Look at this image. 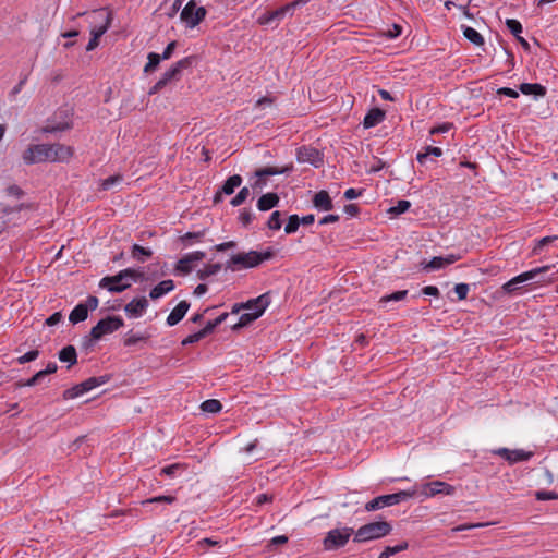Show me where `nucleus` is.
<instances>
[{"mask_svg":"<svg viewBox=\"0 0 558 558\" xmlns=\"http://www.w3.org/2000/svg\"><path fill=\"white\" fill-rule=\"evenodd\" d=\"M301 221L298 215H291L288 219V222L284 227V231L288 234L294 233L300 226Z\"/></svg>","mask_w":558,"mask_h":558,"instance_id":"obj_44","label":"nucleus"},{"mask_svg":"<svg viewBox=\"0 0 558 558\" xmlns=\"http://www.w3.org/2000/svg\"><path fill=\"white\" fill-rule=\"evenodd\" d=\"M556 240H558V235H553V236H544L542 239H539L535 246L533 247V253L535 255H539L543 253V250L548 246L549 244H551L553 242H555Z\"/></svg>","mask_w":558,"mask_h":558,"instance_id":"obj_39","label":"nucleus"},{"mask_svg":"<svg viewBox=\"0 0 558 558\" xmlns=\"http://www.w3.org/2000/svg\"><path fill=\"white\" fill-rule=\"evenodd\" d=\"M267 226L271 230H279L281 228V215L279 211H274L270 215Z\"/></svg>","mask_w":558,"mask_h":558,"instance_id":"obj_50","label":"nucleus"},{"mask_svg":"<svg viewBox=\"0 0 558 558\" xmlns=\"http://www.w3.org/2000/svg\"><path fill=\"white\" fill-rule=\"evenodd\" d=\"M121 181H122V175H120V174L111 175L107 179H104L100 182V187H101V190L107 191V190H110L112 186L119 184Z\"/></svg>","mask_w":558,"mask_h":558,"instance_id":"obj_46","label":"nucleus"},{"mask_svg":"<svg viewBox=\"0 0 558 558\" xmlns=\"http://www.w3.org/2000/svg\"><path fill=\"white\" fill-rule=\"evenodd\" d=\"M38 384V380L37 378L33 375L31 378L28 379H21L19 381H16L14 384V387L16 389L19 388H22V387H33V386H36Z\"/></svg>","mask_w":558,"mask_h":558,"instance_id":"obj_54","label":"nucleus"},{"mask_svg":"<svg viewBox=\"0 0 558 558\" xmlns=\"http://www.w3.org/2000/svg\"><path fill=\"white\" fill-rule=\"evenodd\" d=\"M151 337V335L147 331L143 332V333H135L133 332V330H130L129 332L125 333L124 338H123V345L126 347V348H130V347H135L140 343H146L149 338Z\"/></svg>","mask_w":558,"mask_h":558,"instance_id":"obj_20","label":"nucleus"},{"mask_svg":"<svg viewBox=\"0 0 558 558\" xmlns=\"http://www.w3.org/2000/svg\"><path fill=\"white\" fill-rule=\"evenodd\" d=\"M266 298L267 301H269V304L271 303V296H270V293L269 292H266V293H263L260 294L259 296L257 298H253V299H250L247 300L246 302H244V304H247L248 306H246L245 308H243L244 312H255L256 310V305H253L252 303L256 302V301H259L262 299Z\"/></svg>","mask_w":558,"mask_h":558,"instance_id":"obj_47","label":"nucleus"},{"mask_svg":"<svg viewBox=\"0 0 558 558\" xmlns=\"http://www.w3.org/2000/svg\"><path fill=\"white\" fill-rule=\"evenodd\" d=\"M253 305H256L255 312H244L240 315L239 320L231 325V330L234 332L240 331L242 328L251 326L255 320H257L266 311V308L269 306V301L266 300V298L256 301L252 303Z\"/></svg>","mask_w":558,"mask_h":558,"instance_id":"obj_10","label":"nucleus"},{"mask_svg":"<svg viewBox=\"0 0 558 558\" xmlns=\"http://www.w3.org/2000/svg\"><path fill=\"white\" fill-rule=\"evenodd\" d=\"M535 499L539 501L545 500H557L558 499V493L554 490H536L534 493Z\"/></svg>","mask_w":558,"mask_h":558,"instance_id":"obj_43","label":"nucleus"},{"mask_svg":"<svg viewBox=\"0 0 558 558\" xmlns=\"http://www.w3.org/2000/svg\"><path fill=\"white\" fill-rule=\"evenodd\" d=\"M173 289V281H159V283L150 290L149 296L153 300H157L167 294L168 292L172 291Z\"/></svg>","mask_w":558,"mask_h":558,"instance_id":"obj_29","label":"nucleus"},{"mask_svg":"<svg viewBox=\"0 0 558 558\" xmlns=\"http://www.w3.org/2000/svg\"><path fill=\"white\" fill-rule=\"evenodd\" d=\"M215 328V324L211 320H208L205 327L199 330V332L203 335L204 338H206L207 336L214 332Z\"/></svg>","mask_w":558,"mask_h":558,"instance_id":"obj_64","label":"nucleus"},{"mask_svg":"<svg viewBox=\"0 0 558 558\" xmlns=\"http://www.w3.org/2000/svg\"><path fill=\"white\" fill-rule=\"evenodd\" d=\"M189 308L190 303L187 301L184 300L178 303V305L168 315L167 325L172 327L179 324L184 318Z\"/></svg>","mask_w":558,"mask_h":558,"instance_id":"obj_17","label":"nucleus"},{"mask_svg":"<svg viewBox=\"0 0 558 558\" xmlns=\"http://www.w3.org/2000/svg\"><path fill=\"white\" fill-rule=\"evenodd\" d=\"M272 252L270 250L264 252L250 251L247 253L233 254L226 263V268L232 271L255 268L263 262L271 258Z\"/></svg>","mask_w":558,"mask_h":558,"instance_id":"obj_4","label":"nucleus"},{"mask_svg":"<svg viewBox=\"0 0 558 558\" xmlns=\"http://www.w3.org/2000/svg\"><path fill=\"white\" fill-rule=\"evenodd\" d=\"M148 307V300L145 296L133 299L124 306V312L129 317H141Z\"/></svg>","mask_w":558,"mask_h":558,"instance_id":"obj_16","label":"nucleus"},{"mask_svg":"<svg viewBox=\"0 0 558 558\" xmlns=\"http://www.w3.org/2000/svg\"><path fill=\"white\" fill-rule=\"evenodd\" d=\"M177 500V498L174 496H155V497H151V498H148L144 501H142V505L145 506L147 504H173L174 501Z\"/></svg>","mask_w":558,"mask_h":558,"instance_id":"obj_42","label":"nucleus"},{"mask_svg":"<svg viewBox=\"0 0 558 558\" xmlns=\"http://www.w3.org/2000/svg\"><path fill=\"white\" fill-rule=\"evenodd\" d=\"M519 89L524 95H533L537 97H544L546 95V88L538 83H522Z\"/></svg>","mask_w":558,"mask_h":558,"instance_id":"obj_24","label":"nucleus"},{"mask_svg":"<svg viewBox=\"0 0 558 558\" xmlns=\"http://www.w3.org/2000/svg\"><path fill=\"white\" fill-rule=\"evenodd\" d=\"M147 59H148V62L144 66V72L150 73L159 65V63L161 61V57H160V54H158L156 52H150V53H148Z\"/></svg>","mask_w":558,"mask_h":558,"instance_id":"obj_41","label":"nucleus"},{"mask_svg":"<svg viewBox=\"0 0 558 558\" xmlns=\"http://www.w3.org/2000/svg\"><path fill=\"white\" fill-rule=\"evenodd\" d=\"M411 207V203L405 199H401L397 203L396 206L389 208V213L393 215H400L405 213Z\"/></svg>","mask_w":558,"mask_h":558,"instance_id":"obj_48","label":"nucleus"},{"mask_svg":"<svg viewBox=\"0 0 558 558\" xmlns=\"http://www.w3.org/2000/svg\"><path fill=\"white\" fill-rule=\"evenodd\" d=\"M457 257L453 254L447 256H435L429 262H423L424 269L437 270L454 263Z\"/></svg>","mask_w":558,"mask_h":558,"instance_id":"obj_18","label":"nucleus"},{"mask_svg":"<svg viewBox=\"0 0 558 558\" xmlns=\"http://www.w3.org/2000/svg\"><path fill=\"white\" fill-rule=\"evenodd\" d=\"M402 33V27L400 25L393 24L391 28L386 32V36L389 38H396L400 36Z\"/></svg>","mask_w":558,"mask_h":558,"instance_id":"obj_62","label":"nucleus"},{"mask_svg":"<svg viewBox=\"0 0 558 558\" xmlns=\"http://www.w3.org/2000/svg\"><path fill=\"white\" fill-rule=\"evenodd\" d=\"M253 219V215L252 213L243 209L241 213H240V216H239V220L240 222L243 225V226H247Z\"/></svg>","mask_w":558,"mask_h":558,"instance_id":"obj_61","label":"nucleus"},{"mask_svg":"<svg viewBox=\"0 0 558 558\" xmlns=\"http://www.w3.org/2000/svg\"><path fill=\"white\" fill-rule=\"evenodd\" d=\"M456 492V487L441 481H434L426 483L422 486V490L418 494L425 498L433 497L436 495H452Z\"/></svg>","mask_w":558,"mask_h":558,"instance_id":"obj_13","label":"nucleus"},{"mask_svg":"<svg viewBox=\"0 0 558 558\" xmlns=\"http://www.w3.org/2000/svg\"><path fill=\"white\" fill-rule=\"evenodd\" d=\"M524 281H506L501 289L506 294H521L524 290L523 286H519V283H523Z\"/></svg>","mask_w":558,"mask_h":558,"instance_id":"obj_37","label":"nucleus"},{"mask_svg":"<svg viewBox=\"0 0 558 558\" xmlns=\"http://www.w3.org/2000/svg\"><path fill=\"white\" fill-rule=\"evenodd\" d=\"M279 203V196L276 193H267L259 197L257 201V208L260 211L269 210L274 207H276Z\"/></svg>","mask_w":558,"mask_h":558,"instance_id":"obj_23","label":"nucleus"},{"mask_svg":"<svg viewBox=\"0 0 558 558\" xmlns=\"http://www.w3.org/2000/svg\"><path fill=\"white\" fill-rule=\"evenodd\" d=\"M385 119V112L379 108H374L367 112L363 120L365 129L373 128L379 124Z\"/></svg>","mask_w":558,"mask_h":558,"instance_id":"obj_21","label":"nucleus"},{"mask_svg":"<svg viewBox=\"0 0 558 558\" xmlns=\"http://www.w3.org/2000/svg\"><path fill=\"white\" fill-rule=\"evenodd\" d=\"M469 286L466 283H458L456 287H454V292L457 294V300L461 301V300H464L468 295V292H469Z\"/></svg>","mask_w":558,"mask_h":558,"instance_id":"obj_52","label":"nucleus"},{"mask_svg":"<svg viewBox=\"0 0 558 558\" xmlns=\"http://www.w3.org/2000/svg\"><path fill=\"white\" fill-rule=\"evenodd\" d=\"M493 453L507 460L510 464H514L522 461H529L533 457L532 451H525L523 449H508L498 448L493 450Z\"/></svg>","mask_w":558,"mask_h":558,"instance_id":"obj_14","label":"nucleus"},{"mask_svg":"<svg viewBox=\"0 0 558 558\" xmlns=\"http://www.w3.org/2000/svg\"><path fill=\"white\" fill-rule=\"evenodd\" d=\"M153 255V251L149 247H144L138 244H134L131 247V257L138 263H145Z\"/></svg>","mask_w":558,"mask_h":558,"instance_id":"obj_28","label":"nucleus"},{"mask_svg":"<svg viewBox=\"0 0 558 558\" xmlns=\"http://www.w3.org/2000/svg\"><path fill=\"white\" fill-rule=\"evenodd\" d=\"M206 233H207V229H202V230L193 231V232H186L185 234L180 236V241L184 247L192 246L196 243H199Z\"/></svg>","mask_w":558,"mask_h":558,"instance_id":"obj_25","label":"nucleus"},{"mask_svg":"<svg viewBox=\"0 0 558 558\" xmlns=\"http://www.w3.org/2000/svg\"><path fill=\"white\" fill-rule=\"evenodd\" d=\"M73 156V149L63 144H35L29 145L23 153L25 165L40 162H65Z\"/></svg>","mask_w":558,"mask_h":558,"instance_id":"obj_1","label":"nucleus"},{"mask_svg":"<svg viewBox=\"0 0 558 558\" xmlns=\"http://www.w3.org/2000/svg\"><path fill=\"white\" fill-rule=\"evenodd\" d=\"M313 204L320 210H330L332 208V201L326 191H319L313 198Z\"/></svg>","mask_w":558,"mask_h":558,"instance_id":"obj_27","label":"nucleus"},{"mask_svg":"<svg viewBox=\"0 0 558 558\" xmlns=\"http://www.w3.org/2000/svg\"><path fill=\"white\" fill-rule=\"evenodd\" d=\"M175 46H177V43L175 41H171L167 45V47L165 48L162 54H160L161 57V60H168L171 58L174 49H175Z\"/></svg>","mask_w":558,"mask_h":558,"instance_id":"obj_58","label":"nucleus"},{"mask_svg":"<svg viewBox=\"0 0 558 558\" xmlns=\"http://www.w3.org/2000/svg\"><path fill=\"white\" fill-rule=\"evenodd\" d=\"M196 545H197V547L199 549H203L205 546H219L220 545V541L214 539V538H210V537H205V538L199 539L196 543Z\"/></svg>","mask_w":558,"mask_h":558,"instance_id":"obj_55","label":"nucleus"},{"mask_svg":"<svg viewBox=\"0 0 558 558\" xmlns=\"http://www.w3.org/2000/svg\"><path fill=\"white\" fill-rule=\"evenodd\" d=\"M282 171H279L278 169H276L274 167H266V168L258 169L255 172V175L257 177V180L254 183V187H259V189L264 187L266 185V182L263 179L264 177L276 175V174H279Z\"/></svg>","mask_w":558,"mask_h":558,"instance_id":"obj_31","label":"nucleus"},{"mask_svg":"<svg viewBox=\"0 0 558 558\" xmlns=\"http://www.w3.org/2000/svg\"><path fill=\"white\" fill-rule=\"evenodd\" d=\"M299 162H307L314 167H319L323 162L319 151L310 146H303L298 149Z\"/></svg>","mask_w":558,"mask_h":558,"instance_id":"obj_15","label":"nucleus"},{"mask_svg":"<svg viewBox=\"0 0 558 558\" xmlns=\"http://www.w3.org/2000/svg\"><path fill=\"white\" fill-rule=\"evenodd\" d=\"M236 246V243L234 241H228L220 244H217L214 246L216 251L222 252L227 250L234 248Z\"/></svg>","mask_w":558,"mask_h":558,"instance_id":"obj_63","label":"nucleus"},{"mask_svg":"<svg viewBox=\"0 0 558 558\" xmlns=\"http://www.w3.org/2000/svg\"><path fill=\"white\" fill-rule=\"evenodd\" d=\"M191 58H184L175 62L168 69L162 76L155 83V85L149 89L148 95H154L165 88L168 84L173 81H178L181 76V72L183 69H186L191 65Z\"/></svg>","mask_w":558,"mask_h":558,"instance_id":"obj_8","label":"nucleus"},{"mask_svg":"<svg viewBox=\"0 0 558 558\" xmlns=\"http://www.w3.org/2000/svg\"><path fill=\"white\" fill-rule=\"evenodd\" d=\"M299 4V2H291L288 3L275 11H271L274 20H281L286 16V14L290 13L292 14L295 7Z\"/></svg>","mask_w":558,"mask_h":558,"instance_id":"obj_38","label":"nucleus"},{"mask_svg":"<svg viewBox=\"0 0 558 558\" xmlns=\"http://www.w3.org/2000/svg\"><path fill=\"white\" fill-rule=\"evenodd\" d=\"M62 320V314L60 312H56L53 314H51L47 319H46V325L47 326H56L58 325L60 322Z\"/></svg>","mask_w":558,"mask_h":558,"instance_id":"obj_59","label":"nucleus"},{"mask_svg":"<svg viewBox=\"0 0 558 558\" xmlns=\"http://www.w3.org/2000/svg\"><path fill=\"white\" fill-rule=\"evenodd\" d=\"M201 409L206 413H218L222 409V404L217 399H207L201 403Z\"/></svg>","mask_w":558,"mask_h":558,"instance_id":"obj_35","label":"nucleus"},{"mask_svg":"<svg viewBox=\"0 0 558 558\" xmlns=\"http://www.w3.org/2000/svg\"><path fill=\"white\" fill-rule=\"evenodd\" d=\"M124 326V320L120 316H107L92 328V335L96 339L112 333Z\"/></svg>","mask_w":558,"mask_h":558,"instance_id":"obj_12","label":"nucleus"},{"mask_svg":"<svg viewBox=\"0 0 558 558\" xmlns=\"http://www.w3.org/2000/svg\"><path fill=\"white\" fill-rule=\"evenodd\" d=\"M250 195V190L245 186L231 199L230 204L234 207L241 205Z\"/></svg>","mask_w":558,"mask_h":558,"instance_id":"obj_49","label":"nucleus"},{"mask_svg":"<svg viewBox=\"0 0 558 558\" xmlns=\"http://www.w3.org/2000/svg\"><path fill=\"white\" fill-rule=\"evenodd\" d=\"M38 356H39V351L37 349L31 350V351L26 352L25 354L19 356L16 359V362L19 364H25V363L35 361Z\"/></svg>","mask_w":558,"mask_h":558,"instance_id":"obj_51","label":"nucleus"},{"mask_svg":"<svg viewBox=\"0 0 558 558\" xmlns=\"http://www.w3.org/2000/svg\"><path fill=\"white\" fill-rule=\"evenodd\" d=\"M506 25L510 33L515 36V38H519V35L522 33V24L514 19H508L506 20Z\"/></svg>","mask_w":558,"mask_h":558,"instance_id":"obj_45","label":"nucleus"},{"mask_svg":"<svg viewBox=\"0 0 558 558\" xmlns=\"http://www.w3.org/2000/svg\"><path fill=\"white\" fill-rule=\"evenodd\" d=\"M58 357L61 362L68 363V368H70L77 362L76 349L71 344L65 345L59 351Z\"/></svg>","mask_w":558,"mask_h":558,"instance_id":"obj_22","label":"nucleus"},{"mask_svg":"<svg viewBox=\"0 0 558 558\" xmlns=\"http://www.w3.org/2000/svg\"><path fill=\"white\" fill-rule=\"evenodd\" d=\"M392 531V525L387 521L369 522L359 527L353 537L355 543H365L369 541L379 539L389 535Z\"/></svg>","mask_w":558,"mask_h":558,"instance_id":"obj_6","label":"nucleus"},{"mask_svg":"<svg viewBox=\"0 0 558 558\" xmlns=\"http://www.w3.org/2000/svg\"><path fill=\"white\" fill-rule=\"evenodd\" d=\"M110 379H111V375H109V374H105V375H101L98 377H89L86 380H84L77 385H74L73 387H71L69 389H65L62 393V398L64 400L75 399V398L84 395L85 392L93 390L94 388H97L101 385L109 383Z\"/></svg>","mask_w":558,"mask_h":558,"instance_id":"obj_7","label":"nucleus"},{"mask_svg":"<svg viewBox=\"0 0 558 558\" xmlns=\"http://www.w3.org/2000/svg\"><path fill=\"white\" fill-rule=\"evenodd\" d=\"M355 533L352 527L333 529L327 532L323 545L325 550H337L343 547Z\"/></svg>","mask_w":558,"mask_h":558,"instance_id":"obj_9","label":"nucleus"},{"mask_svg":"<svg viewBox=\"0 0 558 558\" xmlns=\"http://www.w3.org/2000/svg\"><path fill=\"white\" fill-rule=\"evenodd\" d=\"M555 267L554 266H542V267H535L529 271L522 272L520 275L513 276L511 279H534L536 276H539L542 274H548L547 279H553L555 276V272L551 271Z\"/></svg>","mask_w":558,"mask_h":558,"instance_id":"obj_19","label":"nucleus"},{"mask_svg":"<svg viewBox=\"0 0 558 558\" xmlns=\"http://www.w3.org/2000/svg\"><path fill=\"white\" fill-rule=\"evenodd\" d=\"M409 548V543L407 541H402L395 546H386L384 550L379 554L378 558H389L393 555H397L403 550Z\"/></svg>","mask_w":558,"mask_h":558,"instance_id":"obj_32","label":"nucleus"},{"mask_svg":"<svg viewBox=\"0 0 558 558\" xmlns=\"http://www.w3.org/2000/svg\"><path fill=\"white\" fill-rule=\"evenodd\" d=\"M202 339H204L203 335L199 332V330L197 332H194L192 335H189L186 338H184L181 342V344L183 347H186V345H190V344H193V343H196L198 341H201Z\"/></svg>","mask_w":558,"mask_h":558,"instance_id":"obj_53","label":"nucleus"},{"mask_svg":"<svg viewBox=\"0 0 558 558\" xmlns=\"http://www.w3.org/2000/svg\"><path fill=\"white\" fill-rule=\"evenodd\" d=\"M206 13L204 7H197L194 0H190L182 9L180 19L186 27L194 28L205 19Z\"/></svg>","mask_w":558,"mask_h":558,"instance_id":"obj_11","label":"nucleus"},{"mask_svg":"<svg viewBox=\"0 0 558 558\" xmlns=\"http://www.w3.org/2000/svg\"><path fill=\"white\" fill-rule=\"evenodd\" d=\"M430 155L440 157L442 155V149L440 147L428 146L425 153L417 154L416 159L420 163H424L427 157Z\"/></svg>","mask_w":558,"mask_h":558,"instance_id":"obj_40","label":"nucleus"},{"mask_svg":"<svg viewBox=\"0 0 558 558\" xmlns=\"http://www.w3.org/2000/svg\"><path fill=\"white\" fill-rule=\"evenodd\" d=\"M98 340L99 339H96L93 337L92 331H90L89 335L84 336V338L82 339V347L85 350H89L94 347L95 342Z\"/></svg>","mask_w":558,"mask_h":558,"instance_id":"obj_57","label":"nucleus"},{"mask_svg":"<svg viewBox=\"0 0 558 558\" xmlns=\"http://www.w3.org/2000/svg\"><path fill=\"white\" fill-rule=\"evenodd\" d=\"M131 287L130 281H99V288L112 293H120Z\"/></svg>","mask_w":558,"mask_h":558,"instance_id":"obj_30","label":"nucleus"},{"mask_svg":"<svg viewBox=\"0 0 558 558\" xmlns=\"http://www.w3.org/2000/svg\"><path fill=\"white\" fill-rule=\"evenodd\" d=\"M206 253L202 251H194L183 255L173 268L174 276L185 277L193 272L205 279L217 275L221 270L220 263H205Z\"/></svg>","mask_w":558,"mask_h":558,"instance_id":"obj_2","label":"nucleus"},{"mask_svg":"<svg viewBox=\"0 0 558 558\" xmlns=\"http://www.w3.org/2000/svg\"><path fill=\"white\" fill-rule=\"evenodd\" d=\"M417 495L418 489L416 486H414L411 489L400 490L388 495H381L366 502L365 510L368 512L376 511L385 507H390L407 501L411 498L416 497Z\"/></svg>","mask_w":558,"mask_h":558,"instance_id":"obj_5","label":"nucleus"},{"mask_svg":"<svg viewBox=\"0 0 558 558\" xmlns=\"http://www.w3.org/2000/svg\"><path fill=\"white\" fill-rule=\"evenodd\" d=\"M87 21L90 25V39L86 46L87 51H92L99 45V38L108 31L111 24V13L105 9L94 10L87 14Z\"/></svg>","mask_w":558,"mask_h":558,"instance_id":"obj_3","label":"nucleus"},{"mask_svg":"<svg viewBox=\"0 0 558 558\" xmlns=\"http://www.w3.org/2000/svg\"><path fill=\"white\" fill-rule=\"evenodd\" d=\"M464 37L470 40L472 44L476 46H482L484 44L483 36L473 27L462 26Z\"/></svg>","mask_w":558,"mask_h":558,"instance_id":"obj_34","label":"nucleus"},{"mask_svg":"<svg viewBox=\"0 0 558 558\" xmlns=\"http://www.w3.org/2000/svg\"><path fill=\"white\" fill-rule=\"evenodd\" d=\"M88 317V306L78 303L70 313L69 320L75 325L84 322Z\"/></svg>","mask_w":558,"mask_h":558,"instance_id":"obj_26","label":"nucleus"},{"mask_svg":"<svg viewBox=\"0 0 558 558\" xmlns=\"http://www.w3.org/2000/svg\"><path fill=\"white\" fill-rule=\"evenodd\" d=\"M242 183V178L239 174H233L229 177L221 187V192L226 195H231L236 187H239Z\"/></svg>","mask_w":558,"mask_h":558,"instance_id":"obj_33","label":"nucleus"},{"mask_svg":"<svg viewBox=\"0 0 558 558\" xmlns=\"http://www.w3.org/2000/svg\"><path fill=\"white\" fill-rule=\"evenodd\" d=\"M497 94L498 95H504V96H508V97H511V98H518L519 97V93L512 88H509V87H500L497 89Z\"/></svg>","mask_w":558,"mask_h":558,"instance_id":"obj_60","label":"nucleus"},{"mask_svg":"<svg viewBox=\"0 0 558 558\" xmlns=\"http://www.w3.org/2000/svg\"><path fill=\"white\" fill-rule=\"evenodd\" d=\"M407 294H408V290H399V291L392 292L390 294L383 295L379 299V304L381 306H386V304L389 303V302L401 301V300H403L407 296Z\"/></svg>","mask_w":558,"mask_h":558,"instance_id":"obj_36","label":"nucleus"},{"mask_svg":"<svg viewBox=\"0 0 558 558\" xmlns=\"http://www.w3.org/2000/svg\"><path fill=\"white\" fill-rule=\"evenodd\" d=\"M452 128V124L449 123V122H445L440 125H437V126H434L430 129L429 131V134L430 135H434V134H439V133H446L448 132L450 129Z\"/></svg>","mask_w":558,"mask_h":558,"instance_id":"obj_56","label":"nucleus"}]
</instances>
